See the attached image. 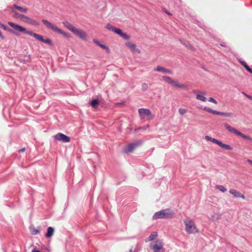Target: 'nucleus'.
<instances>
[{"label":"nucleus","mask_w":252,"mask_h":252,"mask_svg":"<svg viewBox=\"0 0 252 252\" xmlns=\"http://www.w3.org/2000/svg\"><path fill=\"white\" fill-rule=\"evenodd\" d=\"M9 26L14 29L15 30L18 31L20 32H23L25 34L33 36L36 40L42 41L45 43L52 45V43L51 40L49 38L44 39L43 36L41 35L33 32L31 31H27L25 28L20 26L16 24L13 22H9L8 23Z\"/></svg>","instance_id":"obj_1"},{"label":"nucleus","mask_w":252,"mask_h":252,"mask_svg":"<svg viewBox=\"0 0 252 252\" xmlns=\"http://www.w3.org/2000/svg\"><path fill=\"white\" fill-rule=\"evenodd\" d=\"M63 25L68 29L70 31L72 32L76 36H78L82 40H86L87 38V34L85 31H83L80 29L76 28L72 24L68 22H63Z\"/></svg>","instance_id":"obj_2"},{"label":"nucleus","mask_w":252,"mask_h":252,"mask_svg":"<svg viewBox=\"0 0 252 252\" xmlns=\"http://www.w3.org/2000/svg\"><path fill=\"white\" fill-rule=\"evenodd\" d=\"M63 25L68 29L70 31L72 32L76 36H78L82 40H86L87 38V34L85 31H83L80 29L76 28L72 24L68 22H63Z\"/></svg>","instance_id":"obj_3"},{"label":"nucleus","mask_w":252,"mask_h":252,"mask_svg":"<svg viewBox=\"0 0 252 252\" xmlns=\"http://www.w3.org/2000/svg\"><path fill=\"white\" fill-rule=\"evenodd\" d=\"M42 22L44 25L46 26L47 28L59 34L63 35L64 37L66 38H69L70 37L67 33L63 32V30L59 29L56 26L50 23L48 20L45 19H42Z\"/></svg>","instance_id":"obj_4"},{"label":"nucleus","mask_w":252,"mask_h":252,"mask_svg":"<svg viewBox=\"0 0 252 252\" xmlns=\"http://www.w3.org/2000/svg\"><path fill=\"white\" fill-rule=\"evenodd\" d=\"M185 225V230L188 234L198 233V229L196 227L194 222L190 219L186 220L184 221Z\"/></svg>","instance_id":"obj_5"},{"label":"nucleus","mask_w":252,"mask_h":252,"mask_svg":"<svg viewBox=\"0 0 252 252\" xmlns=\"http://www.w3.org/2000/svg\"><path fill=\"white\" fill-rule=\"evenodd\" d=\"M173 212L170 209L162 210L155 213L153 217V219L171 218L172 217Z\"/></svg>","instance_id":"obj_6"},{"label":"nucleus","mask_w":252,"mask_h":252,"mask_svg":"<svg viewBox=\"0 0 252 252\" xmlns=\"http://www.w3.org/2000/svg\"><path fill=\"white\" fill-rule=\"evenodd\" d=\"M138 112L141 120L146 119L149 121L152 120L154 117L151 111L148 109L140 108L138 109Z\"/></svg>","instance_id":"obj_7"},{"label":"nucleus","mask_w":252,"mask_h":252,"mask_svg":"<svg viewBox=\"0 0 252 252\" xmlns=\"http://www.w3.org/2000/svg\"><path fill=\"white\" fill-rule=\"evenodd\" d=\"M162 78L166 83L172 85L174 87L184 89H186L187 88V85L185 84H180L178 81L173 80L171 78L169 77L163 76Z\"/></svg>","instance_id":"obj_8"},{"label":"nucleus","mask_w":252,"mask_h":252,"mask_svg":"<svg viewBox=\"0 0 252 252\" xmlns=\"http://www.w3.org/2000/svg\"><path fill=\"white\" fill-rule=\"evenodd\" d=\"M150 248L154 252H164L163 243L160 240H156L152 242L150 245Z\"/></svg>","instance_id":"obj_9"},{"label":"nucleus","mask_w":252,"mask_h":252,"mask_svg":"<svg viewBox=\"0 0 252 252\" xmlns=\"http://www.w3.org/2000/svg\"><path fill=\"white\" fill-rule=\"evenodd\" d=\"M205 138L208 141H211L212 142L218 145L219 146H220L222 148H223V149L227 150H232V147H231L230 145L225 144H223L221 141H220L215 138H212L211 137H210L208 135L205 136Z\"/></svg>","instance_id":"obj_10"},{"label":"nucleus","mask_w":252,"mask_h":252,"mask_svg":"<svg viewBox=\"0 0 252 252\" xmlns=\"http://www.w3.org/2000/svg\"><path fill=\"white\" fill-rule=\"evenodd\" d=\"M203 110L207 112H209L211 114L228 117H232V114L230 113H224L221 112L217 111L216 110H212V109L205 107L203 108Z\"/></svg>","instance_id":"obj_11"},{"label":"nucleus","mask_w":252,"mask_h":252,"mask_svg":"<svg viewBox=\"0 0 252 252\" xmlns=\"http://www.w3.org/2000/svg\"><path fill=\"white\" fill-rule=\"evenodd\" d=\"M54 139L55 140L60 141L63 143H67L70 141L69 137L60 132L55 135Z\"/></svg>","instance_id":"obj_12"},{"label":"nucleus","mask_w":252,"mask_h":252,"mask_svg":"<svg viewBox=\"0 0 252 252\" xmlns=\"http://www.w3.org/2000/svg\"><path fill=\"white\" fill-rule=\"evenodd\" d=\"M140 142H136V143H131L130 144H128L124 149V152L126 153H132L134 150L139 145H140Z\"/></svg>","instance_id":"obj_13"},{"label":"nucleus","mask_w":252,"mask_h":252,"mask_svg":"<svg viewBox=\"0 0 252 252\" xmlns=\"http://www.w3.org/2000/svg\"><path fill=\"white\" fill-rule=\"evenodd\" d=\"M125 45L132 52L137 54H140L141 53L140 50L136 48V45L135 44L130 42H126Z\"/></svg>","instance_id":"obj_14"},{"label":"nucleus","mask_w":252,"mask_h":252,"mask_svg":"<svg viewBox=\"0 0 252 252\" xmlns=\"http://www.w3.org/2000/svg\"><path fill=\"white\" fill-rule=\"evenodd\" d=\"M22 21L33 26H38L39 25V23L34 19L26 15H24Z\"/></svg>","instance_id":"obj_15"},{"label":"nucleus","mask_w":252,"mask_h":252,"mask_svg":"<svg viewBox=\"0 0 252 252\" xmlns=\"http://www.w3.org/2000/svg\"><path fill=\"white\" fill-rule=\"evenodd\" d=\"M193 93L196 94V98L197 99L199 100L200 101L205 102L206 101L207 98L205 97V95L206 94L205 92H200L197 91H194Z\"/></svg>","instance_id":"obj_16"},{"label":"nucleus","mask_w":252,"mask_h":252,"mask_svg":"<svg viewBox=\"0 0 252 252\" xmlns=\"http://www.w3.org/2000/svg\"><path fill=\"white\" fill-rule=\"evenodd\" d=\"M229 192L235 198H241L242 199H245L244 195L242 194L240 191H237L235 189H230Z\"/></svg>","instance_id":"obj_17"},{"label":"nucleus","mask_w":252,"mask_h":252,"mask_svg":"<svg viewBox=\"0 0 252 252\" xmlns=\"http://www.w3.org/2000/svg\"><path fill=\"white\" fill-rule=\"evenodd\" d=\"M155 70L157 71L161 72L163 73H166L170 74H172L173 73L172 71L167 69L160 65H158L157 68Z\"/></svg>","instance_id":"obj_18"},{"label":"nucleus","mask_w":252,"mask_h":252,"mask_svg":"<svg viewBox=\"0 0 252 252\" xmlns=\"http://www.w3.org/2000/svg\"><path fill=\"white\" fill-rule=\"evenodd\" d=\"M224 126L227 130L232 133H234L236 135L238 132V130L230 126L227 123H224Z\"/></svg>","instance_id":"obj_19"},{"label":"nucleus","mask_w":252,"mask_h":252,"mask_svg":"<svg viewBox=\"0 0 252 252\" xmlns=\"http://www.w3.org/2000/svg\"><path fill=\"white\" fill-rule=\"evenodd\" d=\"M224 126L227 130L232 133H234L236 135L238 132V130L230 126L227 123H224Z\"/></svg>","instance_id":"obj_20"},{"label":"nucleus","mask_w":252,"mask_h":252,"mask_svg":"<svg viewBox=\"0 0 252 252\" xmlns=\"http://www.w3.org/2000/svg\"><path fill=\"white\" fill-rule=\"evenodd\" d=\"M106 28L109 31H111L116 34L118 33V30H120V29L117 28L116 27H114V26L111 25V24H107Z\"/></svg>","instance_id":"obj_21"},{"label":"nucleus","mask_w":252,"mask_h":252,"mask_svg":"<svg viewBox=\"0 0 252 252\" xmlns=\"http://www.w3.org/2000/svg\"><path fill=\"white\" fill-rule=\"evenodd\" d=\"M54 229L52 227H49L47 228V233L45 234V237L46 238H50L53 235Z\"/></svg>","instance_id":"obj_22"},{"label":"nucleus","mask_w":252,"mask_h":252,"mask_svg":"<svg viewBox=\"0 0 252 252\" xmlns=\"http://www.w3.org/2000/svg\"><path fill=\"white\" fill-rule=\"evenodd\" d=\"M14 7L24 13H27L28 11V8L22 7L16 4L14 5Z\"/></svg>","instance_id":"obj_23"},{"label":"nucleus","mask_w":252,"mask_h":252,"mask_svg":"<svg viewBox=\"0 0 252 252\" xmlns=\"http://www.w3.org/2000/svg\"><path fill=\"white\" fill-rule=\"evenodd\" d=\"M158 236L157 232L154 231L152 232L150 235L148 237L147 241H151L156 239Z\"/></svg>","instance_id":"obj_24"},{"label":"nucleus","mask_w":252,"mask_h":252,"mask_svg":"<svg viewBox=\"0 0 252 252\" xmlns=\"http://www.w3.org/2000/svg\"><path fill=\"white\" fill-rule=\"evenodd\" d=\"M117 34L119 35L120 36H121L125 39H128L130 37L129 36L127 35L126 33L123 32L121 29H120V30H118Z\"/></svg>","instance_id":"obj_25"},{"label":"nucleus","mask_w":252,"mask_h":252,"mask_svg":"<svg viewBox=\"0 0 252 252\" xmlns=\"http://www.w3.org/2000/svg\"><path fill=\"white\" fill-rule=\"evenodd\" d=\"M236 135L240 136L244 139L252 141V139H251L249 136L245 135L239 131H238V133H237Z\"/></svg>","instance_id":"obj_26"},{"label":"nucleus","mask_w":252,"mask_h":252,"mask_svg":"<svg viewBox=\"0 0 252 252\" xmlns=\"http://www.w3.org/2000/svg\"><path fill=\"white\" fill-rule=\"evenodd\" d=\"M216 188L222 192H225L227 191V189L221 185H217L216 186Z\"/></svg>","instance_id":"obj_27"},{"label":"nucleus","mask_w":252,"mask_h":252,"mask_svg":"<svg viewBox=\"0 0 252 252\" xmlns=\"http://www.w3.org/2000/svg\"><path fill=\"white\" fill-rule=\"evenodd\" d=\"M98 103H99V101H98V99H93L91 102V106L94 108L98 106Z\"/></svg>","instance_id":"obj_28"},{"label":"nucleus","mask_w":252,"mask_h":252,"mask_svg":"<svg viewBox=\"0 0 252 252\" xmlns=\"http://www.w3.org/2000/svg\"><path fill=\"white\" fill-rule=\"evenodd\" d=\"M14 12L15 17H16V18H18L20 20L22 21L25 15L20 14L17 12Z\"/></svg>","instance_id":"obj_29"},{"label":"nucleus","mask_w":252,"mask_h":252,"mask_svg":"<svg viewBox=\"0 0 252 252\" xmlns=\"http://www.w3.org/2000/svg\"><path fill=\"white\" fill-rule=\"evenodd\" d=\"M178 111H179V113L181 116H183L184 115H185L188 112V110L186 109L179 108V110H178Z\"/></svg>","instance_id":"obj_30"},{"label":"nucleus","mask_w":252,"mask_h":252,"mask_svg":"<svg viewBox=\"0 0 252 252\" xmlns=\"http://www.w3.org/2000/svg\"><path fill=\"white\" fill-rule=\"evenodd\" d=\"M31 232L32 235H36L39 233V230L35 228L31 229Z\"/></svg>","instance_id":"obj_31"},{"label":"nucleus","mask_w":252,"mask_h":252,"mask_svg":"<svg viewBox=\"0 0 252 252\" xmlns=\"http://www.w3.org/2000/svg\"><path fill=\"white\" fill-rule=\"evenodd\" d=\"M99 46L103 49H105L107 51V52L108 53H110V50L109 48H108V47L106 46V45L101 43L100 45H99Z\"/></svg>","instance_id":"obj_32"},{"label":"nucleus","mask_w":252,"mask_h":252,"mask_svg":"<svg viewBox=\"0 0 252 252\" xmlns=\"http://www.w3.org/2000/svg\"><path fill=\"white\" fill-rule=\"evenodd\" d=\"M241 63L242 65H243L244 67L246 68V69L248 71L251 70V68L247 65V64L244 62H241Z\"/></svg>","instance_id":"obj_33"},{"label":"nucleus","mask_w":252,"mask_h":252,"mask_svg":"<svg viewBox=\"0 0 252 252\" xmlns=\"http://www.w3.org/2000/svg\"><path fill=\"white\" fill-rule=\"evenodd\" d=\"M209 101L211 102L212 103H214L215 104H217L218 102L213 97H210L208 99Z\"/></svg>","instance_id":"obj_34"},{"label":"nucleus","mask_w":252,"mask_h":252,"mask_svg":"<svg viewBox=\"0 0 252 252\" xmlns=\"http://www.w3.org/2000/svg\"><path fill=\"white\" fill-rule=\"evenodd\" d=\"M219 218H218V215L217 214H214V215H213L211 218H210V219L214 221L215 220H217Z\"/></svg>","instance_id":"obj_35"},{"label":"nucleus","mask_w":252,"mask_h":252,"mask_svg":"<svg viewBox=\"0 0 252 252\" xmlns=\"http://www.w3.org/2000/svg\"><path fill=\"white\" fill-rule=\"evenodd\" d=\"M148 85L146 83H144L142 85V89L143 91H146L147 89Z\"/></svg>","instance_id":"obj_36"},{"label":"nucleus","mask_w":252,"mask_h":252,"mask_svg":"<svg viewBox=\"0 0 252 252\" xmlns=\"http://www.w3.org/2000/svg\"><path fill=\"white\" fill-rule=\"evenodd\" d=\"M243 94L248 98L252 100V95H249V94H246V93H243Z\"/></svg>","instance_id":"obj_37"},{"label":"nucleus","mask_w":252,"mask_h":252,"mask_svg":"<svg viewBox=\"0 0 252 252\" xmlns=\"http://www.w3.org/2000/svg\"><path fill=\"white\" fill-rule=\"evenodd\" d=\"M93 42L94 43H95L96 44H97L98 46H99V45H100L101 44L99 41H98L95 39H93Z\"/></svg>","instance_id":"obj_38"},{"label":"nucleus","mask_w":252,"mask_h":252,"mask_svg":"<svg viewBox=\"0 0 252 252\" xmlns=\"http://www.w3.org/2000/svg\"><path fill=\"white\" fill-rule=\"evenodd\" d=\"M187 47H188L189 49H190V50H192V51H194V49H194V48L192 45H188L187 46Z\"/></svg>","instance_id":"obj_39"},{"label":"nucleus","mask_w":252,"mask_h":252,"mask_svg":"<svg viewBox=\"0 0 252 252\" xmlns=\"http://www.w3.org/2000/svg\"><path fill=\"white\" fill-rule=\"evenodd\" d=\"M25 148H23L20 150H19V153H21V152H24L25 151Z\"/></svg>","instance_id":"obj_40"},{"label":"nucleus","mask_w":252,"mask_h":252,"mask_svg":"<svg viewBox=\"0 0 252 252\" xmlns=\"http://www.w3.org/2000/svg\"><path fill=\"white\" fill-rule=\"evenodd\" d=\"M0 27L4 29H5V27L4 25H3L0 22Z\"/></svg>","instance_id":"obj_41"},{"label":"nucleus","mask_w":252,"mask_h":252,"mask_svg":"<svg viewBox=\"0 0 252 252\" xmlns=\"http://www.w3.org/2000/svg\"><path fill=\"white\" fill-rule=\"evenodd\" d=\"M0 37L2 39H4V36H3L1 32L0 31Z\"/></svg>","instance_id":"obj_42"},{"label":"nucleus","mask_w":252,"mask_h":252,"mask_svg":"<svg viewBox=\"0 0 252 252\" xmlns=\"http://www.w3.org/2000/svg\"><path fill=\"white\" fill-rule=\"evenodd\" d=\"M247 162H249L250 164H251V165H252V160H251V159H248L247 160Z\"/></svg>","instance_id":"obj_43"},{"label":"nucleus","mask_w":252,"mask_h":252,"mask_svg":"<svg viewBox=\"0 0 252 252\" xmlns=\"http://www.w3.org/2000/svg\"><path fill=\"white\" fill-rule=\"evenodd\" d=\"M32 252H40L39 251L37 250H36V249H33Z\"/></svg>","instance_id":"obj_44"},{"label":"nucleus","mask_w":252,"mask_h":252,"mask_svg":"<svg viewBox=\"0 0 252 252\" xmlns=\"http://www.w3.org/2000/svg\"><path fill=\"white\" fill-rule=\"evenodd\" d=\"M164 12L168 15H171V14L169 12H168L167 10H165Z\"/></svg>","instance_id":"obj_45"},{"label":"nucleus","mask_w":252,"mask_h":252,"mask_svg":"<svg viewBox=\"0 0 252 252\" xmlns=\"http://www.w3.org/2000/svg\"><path fill=\"white\" fill-rule=\"evenodd\" d=\"M249 72L252 73V69L251 68V70L250 71H248Z\"/></svg>","instance_id":"obj_46"},{"label":"nucleus","mask_w":252,"mask_h":252,"mask_svg":"<svg viewBox=\"0 0 252 252\" xmlns=\"http://www.w3.org/2000/svg\"><path fill=\"white\" fill-rule=\"evenodd\" d=\"M130 252H136L135 251H132V250H130Z\"/></svg>","instance_id":"obj_47"},{"label":"nucleus","mask_w":252,"mask_h":252,"mask_svg":"<svg viewBox=\"0 0 252 252\" xmlns=\"http://www.w3.org/2000/svg\"><path fill=\"white\" fill-rule=\"evenodd\" d=\"M220 45H221V46H224V44H221Z\"/></svg>","instance_id":"obj_48"},{"label":"nucleus","mask_w":252,"mask_h":252,"mask_svg":"<svg viewBox=\"0 0 252 252\" xmlns=\"http://www.w3.org/2000/svg\"><path fill=\"white\" fill-rule=\"evenodd\" d=\"M220 45H221V46H224V44H221Z\"/></svg>","instance_id":"obj_49"}]
</instances>
